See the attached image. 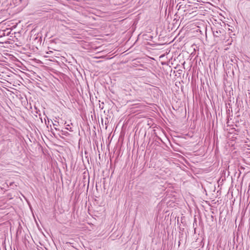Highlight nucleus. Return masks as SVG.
Here are the masks:
<instances>
[{
  "label": "nucleus",
  "mask_w": 250,
  "mask_h": 250,
  "mask_svg": "<svg viewBox=\"0 0 250 250\" xmlns=\"http://www.w3.org/2000/svg\"><path fill=\"white\" fill-rule=\"evenodd\" d=\"M213 36L215 37H219L221 36V34H223L224 32V29H218L216 28H212Z\"/></svg>",
  "instance_id": "obj_1"
},
{
  "label": "nucleus",
  "mask_w": 250,
  "mask_h": 250,
  "mask_svg": "<svg viewBox=\"0 0 250 250\" xmlns=\"http://www.w3.org/2000/svg\"><path fill=\"white\" fill-rule=\"evenodd\" d=\"M69 125H66V127L65 128L67 130H69L70 131H73V130L72 129V128L70 127L69 128Z\"/></svg>",
  "instance_id": "obj_2"
},
{
  "label": "nucleus",
  "mask_w": 250,
  "mask_h": 250,
  "mask_svg": "<svg viewBox=\"0 0 250 250\" xmlns=\"http://www.w3.org/2000/svg\"><path fill=\"white\" fill-rule=\"evenodd\" d=\"M58 124H59V123L58 122L55 121V123H53V125L54 126H58Z\"/></svg>",
  "instance_id": "obj_3"
},
{
  "label": "nucleus",
  "mask_w": 250,
  "mask_h": 250,
  "mask_svg": "<svg viewBox=\"0 0 250 250\" xmlns=\"http://www.w3.org/2000/svg\"><path fill=\"white\" fill-rule=\"evenodd\" d=\"M55 129L56 130H58V129H57V128L56 127H55Z\"/></svg>",
  "instance_id": "obj_4"
}]
</instances>
